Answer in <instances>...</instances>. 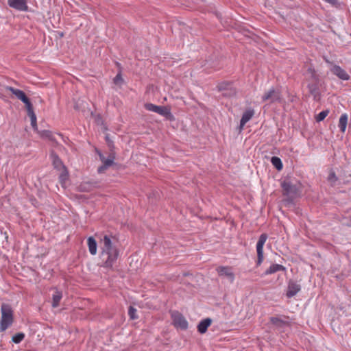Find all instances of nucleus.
Wrapping results in <instances>:
<instances>
[{
    "label": "nucleus",
    "instance_id": "f257e3e1",
    "mask_svg": "<svg viewBox=\"0 0 351 351\" xmlns=\"http://www.w3.org/2000/svg\"><path fill=\"white\" fill-rule=\"evenodd\" d=\"M100 260L102 267L112 268L119 257V250L113 245L110 238L105 235L100 241Z\"/></svg>",
    "mask_w": 351,
    "mask_h": 351
},
{
    "label": "nucleus",
    "instance_id": "f03ea898",
    "mask_svg": "<svg viewBox=\"0 0 351 351\" xmlns=\"http://www.w3.org/2000/svg\"><path fill=\"white\" fill-rule=\"evenodd\" d=\"M1 312L0 330L3 332L14 322V311L10 304L3 303L1 306Z\"/></svg>",
    "mask_w": 351,
    "mask_h": 351
},
{
    "label": "nucleus",
    "instance_id": "7ed1b4c3",
    "mask_svg": "<svg viewBox=\"0 0 351 351\" xmlns=\"http://www.w3.org/2000/svg\"><path fill=\"white\" fill-rule=\"evenodd\" d=\"M145 108L148 111L154 112L167 118L171 115L170 109L166 106H156L151 103H147L145 104Z\"/></svg>",
    "mask_w": 351,
    "mask_h": 351
},
{
    "label": "nucleus",
    "instance_id": "20e7f679",
    "mask_svg": "<svg viewBox=\"0 0 351 351\" xmlns=\"http://www.w3.org/2000/svg\"><path fill=\"white\" fill-rule=\"evenodd\" d=\"M6 89L10 91L13 95H14L19 99L23 101L25 104L26 109L32 106V103L30 102L29 98L27 97L25 93L19 89L14 88L11 86H7Z\"/></svg>",
    "mask_w": 351,
    "mask_h": 351
},
{
    "label": "nucleus",
    "instance_id": "39448f33",
    "mask_svg": "<svg viewBox=\"0 0 351 351\" xmlns=\"http://www.w3.org/2000/svg\"><path fill=\"white\" fill-rule=\"evenodd\" d=\"M267 239V235L266 234H262L256 245L258 261L257 264L261 265L263 261V246Z\"/></svg>",
    "mask_w": 351,
    "mask_h": 351
},
{
    "label": "nucleus",
    "instance_id": "423d86ee",
    "mask_svg": "<svg viewBox=\"0 0 351 351\" xmlns=\"http://www.w3.org/2000/svg\"><path fill=\"white\" fill-rule=\"evenodd\" d=\"M217 271L219 276L226 277L231 282L234 280V275L231 267L220 266L217 268Z\"/></svg>",
    "mask_w": 351,
    "mask_h": 351
},
{
    "label": "nucleus",
    "instance_id": "0eeeda50",
    "mask_svg": "<svg viewBox=\"0 0 351 351\" xmlns=\"http://www.w3.org/2000/svg\"><path fill=\"white\" fill-rule=\"evenodd\" d=\"M10 7L20 11H27L28 6L25 0H8Z\"/></svg>",
    "mask_w": 351,
    "mask_h": 351
},
{
    "label": "nucleus",
    "instance_id": "6e6552de",
    "mask_svg": "<svg viewBox=\"0 0 351 351\" xmlns=\"http://www.w3.org/2000/svg\"><path fill=\"white\" fill-rule=\"evenodd\" d=\"M331 72L342 80H348L350 75L348 73L339 65H334L330 69Z\"/></svg>",
    "mask_w": 351,
    "mask_h": 351
},
{
    "label": "nucleus",
    "instance_id": "1a4fd4ad",
    "mask_svg": "<svg viewBox=\"0 0 351 351\" xmlns=\"http://www.w3.org/2000/svg\"><path fill=\"white\" fill-rule=\"evenodd\" d=\"M99 157L101 160L103 162V165L98 168V172L99 173H103L106 169H108L109 167H110L115 158L113 154H111L109 156L108 158H106L102 154H99Z\"/></svg>",
    "mask_w": 351,
    "mask_h": 351
},
{
    "label": "nucleus",
    "instance_id": "9d476101",
    "mask_svg": "<svg viewBox=\"0 0 351 351\" xmlns=\"http://www.w3.org/2000/svg\"><path fill=\"white\" fill-rule=\"evenodd\" d=\"M300 291V286L293 281H290L288 285L286 295L287 298H292L295 295Z\"/></svg>",
    "mask_w": 351,
    "mask_h": 351
},
{
    "label": "nucleus",
    "instance_id": "9b49d317",
    "mask_svg": "<svg viewBox=\"0 0 351 351\" xmlns=\"http://www.w3.org/2000/svg\"><path fill=\"white\" fill-rule=\"evenodd\" d=\"M254 114V111L252 109L245 111L240 121L239 129L241 131L247 122H248Z\"/></svg>",
    "mask_w": 351,
    "mask_h": 351
},
{
    "label": "nucleus",
    "instance_id": "f8f14e48",
    "mask_svg": "<svg viewBox=\"0 0 351 351\" xmlns=\"http://www.w3.org/2000/svg\"><path fill=\"white\" fill-rule=\"evenodd\" d=\"M26 110L27 112V115L29 117L30 120H31L32 127L33 128L34 130L37 132L38 131V125H37V120H36V116L34 112L33 106H31Z\"/></svg>",
    "mask_w": 351,
    "mask_h": 351
},
{
    "label": "nucleus",
    "instance_id": "ddd939ff",
    "mask_svg": "<svg viewBox=\"0 0 351 351\" xmlns=\"http://www.w3.org/2000/svg\"><path fill=\"white\" fill-rule=\"evenodd\" d=\"M87 245L90 254L91 255H95L97 252V244L95 239L93 237H90L88 238Z\"/></svg>",
    "mask_w": 351,
    "mask_h": 351
},
{
    "label": "nucleus",
    "instance_id": "4468645a",
    "mask_svg": "<svg viewBox=\"0 0 351 351\" xmlns=\"http://www.w3.org/2000/svg\"><path fill=\"white\" fill-rule=\"evenodd\" d=\"M51 157L52 159L53 165L56 169L66 171L65 166L63 165L62 160L59 158V157L57 155L52 153L51 154Z\"/></svg>",
    "mask_w": 351,
    "mask_h": 351
},
{
    "label": "nucleus",
    "instance_id": "2eb2a0df",
    "mask_svg": "<svg viewBox=\"0 0 351 351\" xmlns=\"http://www.w3.org/2000/svg\"><path fill=\"white\" fill-rule=\"evenodd\" d=\"M212 319L206 318L199 322L197 326V330L201 334H204L206 332L207 328L210 326Z\"/></svg>",
    "mask_w": 351,
    "mask_h": 351
},
{
    "label": "nucleus",
    "instance_id": "dca6fc26",
    "mask_svg": "<svg viewBox=\"0 0 351 351\" xmlns=\"http://www.w3.org/2000/svg\"><path fill=\"white\" fill-rule=\"evenodd\" d=\"M280 99V95L278 93H276L274 90L271 89L267 93H266L263 97V99L264 101L271 99V101H277Z\"/></svg>",
    "mask_w": 351,
    "mask_h": 351
},
{
    "label": "nucleus",
    "instance_id": "f3484780",
    "mask_svg": "<svg viewBox=\"0 0 351 351\" xmlns=\"http://www.w3.org/2000/svg\"><path fill=\"white\" fill-rule=\"evenodd\" d=\"M62 298V293L58 290H56L52 296V306L56 308L59 306L60 302Z\"/></svg>",
    "mask_w": 351,
    "mask_h": 351
},
{
    "label": "nucleus",
    "instance_id": "a211bd4d",
    "mask_svg": "<svg viewBox=\"0 0 351 351\" xmlns=\"http://www.w3.org/2000/svg\"><path fill=\"white\" fill-rule=\"evenodd\" d=\"M285 269V268L281 265H279V264H274L272 265H271L266 271H265V274L266 275H269V274H272L274 273H276L278 271H284Z\"/></svg>",
    "mask_w": 351,
    "mask_h": 351
},
{
    "label": "nucleus",
    "instance_id": "6ab92c4d",
    "mask_svg": "<svg viewBox=\"0 0 351 351\" xmlns=\"http://www.w3.org/2000/svg\"><path fill=\"white\" fill-rule=\"evenodd\" d=\"M348 117L347 114H343L339 120V127L342 132H345L348 124Z\"/></svg>",
    "mask_w": 351,
    "mask_h": 351
},
{
    "label": "nucleus",
    "instance_id": "aec40b11",
    "mask_svg": "<svg viewBox=\"0 0 351 351\" xmlns=\"http://www.w3.org/2000/svg\"><path fill=\"white\" fill-rule=\"evenodd\" d=\"M37 133L38 134L40 137L42 138H47L51 141H55V138L53 137L52 132L49 130H41V131L38 130L37 132Z\"/></svg>",
    "mask_w": 351,
    "mask_h": 351
},
{
    "label": "nucleus",
    "instance_id": "412c9836",
    "mask_svg": "<svg viewBox=\"0 0 351 351\" xmlns=\"http://www.w3.org/2000/svg\"><path fill=\"white\" fill-rule=\"evenodd\" d=\"M271 322L274 325H275L276 326L279 327V328L288 325V323L287 322H285L278 317H272L271 319Z\"/></svg>",
    "mask_w": 351,
    "mask_h": 351
},
{
    "label": "nucleus",
    "instance_id": "4be33fe9",
    "mask_svg": "<svg viewBox=\"0 0 351 351\" xmlns=\"http://www.w3.org/2000/svg\"><path fill=\"white\" fill-rule=\"evenodd\" d=\"M177 326L182 329H186L188 327L187 321L182 315L177 316Z\"/></svg>",
    "mask_w": 351,
    "mask_h": 351
},
{
    "label": "nucleus",
    "instance_id": "5701e85b",
    "mask_svg": "<svg viewBox=\"0 0 351 351\" xmlns=\"http://www.w3.org/2000/svg\"><path fill=\"white\" fill-rule=\"evenodd\" d=\"M308 89L312 95H313L315 99H318L319 97V92L318 87L316 84H309Z\"/></svg>",
    "mask_w": 351,
    "mask_h": 351
},
{
    "label": "nucleus",
    "instance_id": "b1692460",
    "mask_svg": "<svg viewBox=\"0 0 351 351\" xmlns=\"http://www.w3.org/2000/svg\"><path fill=\"white\" fill-rule=\"evenodd\" d=\"M271 162L272 165L278 170H281L282 169V163L281 160L276 156H273L271 159Z\"/></svg>",
    "mask_w": 351,
    "mask_h": 351
},
{
    "label": "nucleus",
    "instance_id": "393cba45",
    "mask_svg": "<svg viewBox=\"0 0 351 351\" xmlns=\"http://www.w3.org/2000/svg\"><path fill=\"white\" fill-rule=\"evenodd\" d=\"M24 338L25 334L23 332H19L12 337V340L15 343H19L24 339Z\"/></svg>",
    "mask_w": 351,
    "mask_h": 351
},
{
    "label": "nucleus",
    "instance_id": "a878e982",
    "mask_svg": "<svg viewBox=\"0 0 351 351\" xmlns=\"http://www.w3.org/2000/svg\"><path fill=\"white\" fill-rule=\"evenodd\" d=\"M328 110H324L319 112L315 117L316 121L319 122L324 120L326 118V117L328 114Z\"/></svg>",
    "mask_w": 351,
    "mask_h": 351
},
{
    "label": "nucleus",
    "instance_id": "bb28decb",
    "mask_svg": "<svg viewBox=\"0 0 351 351\" xmlns=\"http://www.w3.org/2000/svg\"><path fill=\"white\" fill-rule=\"evenodd\" d=\"M282 186L287 193H290L292 190V186L288 182L284 181L282 184Z\"/></svg>",
    "mask_w": 351,
    "mask_h": 351
},
{
    "label": "nucleus",
    "instance_id": "cd10ccee",
    "mask_svg": "<svg viewBox=\"0 0 351 351\" xmlns=\"http://www.w3.org/2000/svg\"><path fill=\"white\" fill-rule=\"evenodd\" d=\"M136 309L132 306H130L129 310H128V315L132 319H135L137 318V316L136 315Z\"/></svg>",
    "mask_w": 351,
    "mask_h": 351
},
{
    "label": "nucleus",
    "instance_id": "c85d7f7f",
    "mask_svg": "<svg viewBox=\"0 0 351 351\" xmlns=\"http://www.w3.org/2000/svg\"><path fill=\"white\" fill-rule=\"evenodd\" d=\"M328 180L331 182H335L337 180V177L334 172H330L328 176Z\"/></svg>",
    "mask_w": 351,
    "mask_h": 351
},
{
    "label": "nucleus",
    "instance_id": "c756f323",
    "mask_svg": "<svg viewBox=\"0 0 351 351\" xmlns=\"http://www.w3.org/2000/svg\"><path fill=\"white\" fill-rule=\"evenodd\" d=\"M62 172L60 175V180L62 182V181H64L66 178H67V171L66 170V171H64L63 170H62Z\"/></svg>",
    "mask_w": 351,
    "mask_h": 351
},
{
    "label": "nucleus",
    "instance_id": "7c9ffc66",
    "mask_svg": "<svg viewBox=\"0 0 351 351\" xmlns=\"http://www.w3.org/2000/svg\"><path fill=\"white\" fill-rule=\"evenodd\" d=\"M122 81V77H121V75L120 73L117 74L116 75V77H114V82L115 84H119V82Z\"/></svg>",
    "mask_w": 351,
    "mask_h": 351
},
{
    "label": "nucleus",
    "instance_id": "2f4dec72",
    "mask_svg": "<svg viewBox=\"0 0 351 351\" xmlns=\"http://www.w3.org/2000/svg\"><path fill=\"white\" fill-rule=\"evenodd\" d=\"M191 276L189 274H182V275L178 276V279L182 282L183 281V278L184 276Z\"/></svg>",
    "mask_w": 351,
    "mask_h": 351
},
{
    "label": "nucleus",
    "instance_id": "473e14b6",
    "mask_svg": "<svg viewBox=\"0 0 351 351\" xmlns=\"http://www.w3.org/2000/svg\"><path fill=\"white\" fill-rule=\"evenodd\" d=\"M172 324L176 326V319H173Z\"/></svg>",
    "mask_w": 351,
    "mask_h": 351
}]
</instances>
